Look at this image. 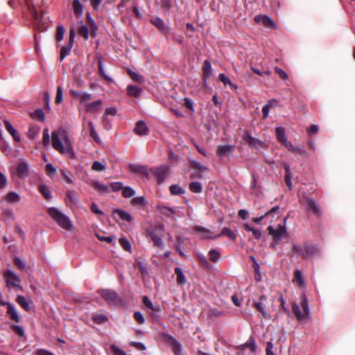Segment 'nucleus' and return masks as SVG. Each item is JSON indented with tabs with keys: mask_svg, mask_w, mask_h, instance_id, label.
Here are the masks:
<instances>
[{
	"mask_svg": "<svg viewBox=\"0 0 355 355\" xmlns=\"http://www.w3.org/2000/svg\"><path fill=\"white\" fill-rule=\"evenodd\" d=\"M150 21L160 31H162L163 33L166 31V27L164 26V23L162 21V19H161L160 18H159V17H153V18H151Z\"/></svg>",
	"mask_w": 355,
	"mask_h": 355,
	"instance_id": "c756f323",
	"label": "nucleus"
},
{
	"mask_svg": "<svg viewBox=\"0 0 355 355\" xmlns=\"http://www.w3.org/2000/svg\"><path fill=\"white\" fill-rule=\"evenodd\" d=\"M72 46L69 44L68 46H62L60 49V60L62 61L68 55L71 50Z\"/></svg>",
	"mask_w": 355,
	"mask_h": 355,
	"instance_id": "a18cd8bd",
	"label": "nucleus"
},
{
	"mask_svg": "<svg viewBox=\"0 0 355 355\" xmlns=\"http://www.w3.org/2000/svg\"><path fill=\"white\" fill-rule=\"evenodd\" d=\"M110 350L114 355H127L125 352L118 347L115 345L110 346Z\"/></svg>",
	"mask_w": 355,
	"mask_h": 355,
	"instance_id": "052dcab7",
	"label": "nucleus"
},
{
	"mask_svg": "<svg viewBox=\"0 0 355 355\" xmlns=\"http://www.w3.org/2000/svg\"><path fill=\"white\" fill-rule=\"evenodd\" d=\"M300 306L303 309V312L300 311L299 306L295 302H293L292 304V311L298 321H303L310 316L307 299L304 294L301 297Z\"/></svg>",
	"mask_w": 355,
	"mask_h": 355,
	"instance_id": "7ed1b4c3",
	"label": "nucleus"
},
{
	"mask_svg": "<svg viewBox=\"0 0 355 355\" xmlns=\"http://www.w3.org/2000/svg\"><path fill=\"white\" fill-rule=\"evenodd\" d=\"M117 110L114 107H107L105 110V114L103 116V120L104 122L107 120V115L115 116L116 114Z\"/></svg>",
	"mask_w": 355,
	"mask_h": 355,
	"instance_id": "09e8293b",
	"label": "nucleus"
},
{
	"mask_svg": "<svg viewBox=\"0 0 355 355\" xmlns=\"http://www.w3.org/2000/svg\"><path fill=\"white\" fill-rule=\"evenodd\" d=\"M190 190L196 193H199L202 191V184L199 182H193L189 185Z\"/></svg>",
	"mask_w": 355,
	"mask_h": 355,
	"instance_id": "de8ad7c7",
	"label": "nucleus"
},
{
	"mask_svg": "<svg viewBox=\"0 0 355 355\" xmlns=\"http://www.w3.org/2000/svg\"><path fill=\"white\" fill-rule=\"evenodd\" d=\"M51 140L53 148L60 153L71 154L73 153L72 143L65 131L52 132Z\"/></svg>",
	"mask_w": 355,
	"mask_h": 355,
	"instance_id": "f257e3e1",
	"label": "nucleus"
},
{
	"mask_svg": "<svg viewBox=\"0 0 355 355\" xmlns=\"http://www.w3.org/2000/svg\"><path fill=\"white\" fill-rule=\"evenodd\" d=\"M170 191L173 195H180L184 193V189L178 184H173L170 187Z\"/></svg>",
	"mask_w": 355,
	"mask_h": 355,
	"instance_id": "49530a36",
	"label": "nucleus"
},
{
	"mask_svg": "<svg viewBox=\"0 0 355 355\" xmlns=\"http://www.w3.org/2000/svg\"><path fill=\"white\" fill-rule=\"evenodd\" d=\"M41 128L39 125H31L28 131V137L31 139H34L39 134Z\"/></svg>",
	"mask_w": 355,
	"mask_h": 355,
	"instance_id": "7c9ffc66",
	"label": "nucleus"
},
{
	"mask_svg": "<svg viewBox=\"0 0 355 355\" xmlns=\"http://www.w3.org/2000/svg\"><path fill=\"white\" fill-rule=\"evenodd\" d=\"M92 168L94 171H103L105 169V165L101 162L95 161L92 166Z\"/></svg>",
	"mask_w": 355,
	"mask_h": 355,
	"instance_id": "4d7b16f0",
	"label": "nucleus"
},
{
	"mask_svg": "<svg viewBox=\"0 0 355 355\" xmlns=\"http://www.w3.org/2000/svg\"><path fill=\"white\" fill-rule=\"evenodd\" d=\"M98 293L103 297L109 304L119 305L121 303V298L116 292L109 289H101L98 291Z\"/></svg>",
	"mask_w": 355,
	"mask_h": 355,
	"instance_id": "39448f33",
	"label": "nucleus"
},
{
	"mask_svg": "<svg viewBox=\"0 0 355 355\" xmlns=\"http://www.w3.org/2000/svg\"><path fill=\"white\" fill-rule=\"evenodd\" d=\"M92 187L94 189L102 193H106L108 191V188L103 183L100 182H94L92 184Z\"/></svg>",
	"mask_w": 355,
	"mask_h": 355,
	"instance_id": "a19ab883",
	"label": "nucleus"
},
{
	"mask_svg": "<svg viewBox=\"0 0 355 355\" xmlns=\"http://www.w3.org/2000/svg\"><path fill=\"white\" fill-rule=\"evenodd\" d=\"M5 199L8 203H17L20 201L21 198L16 192L10 191L6 195Z\"/></svg>",
	"mask_w": 355,
	"mask_h": 355,
	"instance_id": "cd10ccee",
	"label": "nucleus"
},
{
	"mask_svg": "<svg viewBox=\"0 0 355 355\" xmlns=\"http://www.w3.org/2000/svg\"><path fill=\"white\" fill-rule=\"evenodd\" d=\"M320 249L316 245H306L304 247V252H302L301 257L304 259H307L311 256L318 254Z\"/></svg>",
	"mask_w": 355,
	"mask_h": 355,
	"instance_id": "f8f14e48",
	"label": "nucleus"
},
{
	"mask_svg": "<svg viewBox=\"0 0 355 355\" xmlns=\"http://www.w3.org/2000/svg\"><path fill=\"white\" fill-rule=\"evenodd\" d=\"M88 125H89V132H90L91 137H92L96 142L99 143L101 141V139L94 129L93 123L92 121H89L88 123Z\"/></svg>",
	"mask_w": 355,
	"mask_h": 355,
	"instance_id": "79ce46f5",
	"label": "nucleus"
},
{
	"mask_svg": "<svg viewBox=\"0 0 355 355\" xmlns=\"http://www.w3.org/2000/svg\"><path fill=\"white\" fill-rule=\"evenodd\" d=\"M16 302L25 310L30 311L31 309L32 302L27 300L23 295H18L16 298Z\"/></svg>",
	"mask_w": 355,
	"mask_h": 355,
	"instance_id": "6ab92c4d",
	"label": "nucleus"
},
{
	"mask_svg": "<svg viewBox=\"0 0 355 355\" xmlns=\"http://www.w3.org/2000/svg\"><path fill=\"white\" fill-rule=\"evenodd\" d=\"M4 125H5L6 129L12 136L15 141H19L20 136L18 134L17 131L12 125V124L8 120H5Z\"/></svg>",
	"mask_w": 355,
	"mask_h": 355,
	"instance_id": "412c9836",
	"label": "nucleus"
},
{
	"mask_svg": "<svg viewBox=\"0 0 355 355\" xmlns=\"http://www.w3.org/2000/svg\"><path fill=\"white\" fill-rule=\"evenodd\" d=\"M129 168L133 173L148 175L146 168L144 166L130 164H129Z\"/></svg>",
	"mask_w": 355,
	"mask_h": 355,
	"instance_id": "b1692460",
	"label": "nucleus"
},
{
	"mask_svg": "<svg viewBox=\"0 0 355 355\" xmlns=\"http://www.w3.org/2000/svg\"><path fill=\"white\" fill-rule=\"evenodd\" d=\"M134 318L140 324H144L145 322V318L143 314L139 311L135 312Z\"/></svg>",
	"mask_w": 355,
	"mask_h": 355,
	"instance_id": "69168bd1",
	"label": "nucleus"
},
{
	"mask_svg": "<svg viewBox=\"0 0 355 355\" xmlns=\"http://www.w3.org/2000/svg\"><path fill=\"white\" fill-rule=\"evenodd\" d=\"M175 272L177 275V282L178 284L183 285L186 282V279L183 272L180 268H175Z\"/></svg>",
	"mask_w": 355,
	"mask_h": 355,
	"instance_id": "4c0bfd02",
	"label": "nucleus"
},
{
	"mask_svg": "<svg viewBox=\"0 0 355 355\" xmlns=\"http://www.w3.org/2000/svg\"><path fill=\"white\" fill-rule=\"evenodd\" d=\"M64 33V28L62 26H59L57 28L56 40L58 42H60L63 39Z\"/></svg>",
	"mask_w": 355,
	"mask_h": 355,
	"instance_id": "e2e57ef3",
	"label": "nucleus"
},
{
	"mask_svg": "<svg viewBox=\"0 0 355 355\" xmlns=\"http://www.w3.org/2000/svg\"><path fill=\"white\" fill-rule=\"evenodd\" d=\"M143 303L147 308L153 311L157 312L160 311L159 306H154L151 300L147 296L143 297Z\"/></svg>",
	"mask_w": 355,
	"mask_h": 355,
	"instance_id": "473e14b6",
	"label": "nucleus"
},
{
	"mask_svg": "<svg viewBox=\"0 0 355 355\" xmlns=\"http://www.w3.org/2000/svg\"><path fill=\"white\" fill-rule=\"evenodd\" d=\"M254 21L257 24L263 25L266 28H275L276 24L268 15H256L254 17Z\"/></svg>",
	"mask_w": 355,
	"mask_h": 355,
	"instance_id": "9b49d317",
	"label": "nucleus"
},
{
	"mask_svg": "<svg viewBox=\"0 0 355 355\" xmlns=\"http://www.w3.org/2000/svg\"><path fill=\"white\" fill-rule=\"evenodd\" d=\"M47 213L60 227L68 232L72 231V222L67 216L64 215L59 209L55 207H49Z\"/></svg>",
	"mask_w": 355,
	"mask_h": 355,
	"instance_id": "f03ea898",
	"label": "nucleus"
},
{
	"mask_svg": "<svg viewBox=\"0 0 355 355\" xmlns=\"http://www.w3.org/2000/svg\"><path fill=\"white\" fill-rule=\"evenodd\" d=\"M244 347H248L250 349L252 352H254L256 350V345L254 340L252 338H250L244 345Z\"/></svg>",
	"mask_w": 355,
	"mask_h": 355,
	"instance_id": "338daca9",
	"label": "nucleus"
},
{
	"mask_svg": "<svg viewBox=\"0 0 355 355\" xmlns=\"http://www.w3.org/2000/svg\"><path fill=\"white\" fill-rule=\"evenodd\" d=\"M87 21L90 26L91 31L92 32L93 36L95 37V31L97 30V26L94 21V20L92 18L89 14H87Z\"/></svg>",
	"mask_w": 355,
	"mask_h": 355,
	"instance_id": "8fccbe9b",
	"label": "nucleus"
},
{
	"mask_svg": "<svg viewBox=\"0 0 355 355\" xmlns=\"http://www.w3.org/2000/svg\"><path fill=\"white\" fill-rule=\"evenodd\" d=\"M146 202L144 197H136L132 199L131 203L132 205H141Z\"/></svg>",
	"mask_w": 355,
	"mask_h": 355,
	"instance_id": "774afa93",
	"label": "nucleus"
},
{
	"mask_svg": "<svg viewBox=\"0 0 355 355\" xmlns=\"http://www.w3.org/2000/svg\"><path fill=\"white\" fill-rule=\"evenodd\" d=\"M114 212L117 214L119 218L123 220L130 222L132 219V216L125 211L121 209H115Z\"/></svg>",
	"mask_w": 355,
	"mask_h": 355,
	"instance_id": "e433bc0d",
	"label": "nucleus"
},
{
	"mask_svg": "<svg viewBox=\"0 0 355 355\" xmlns=\"http://www.w3.org/2000/svg\"><path fill=\"white\" fill-rule=\"evenodd\" d=\"M241 137L252 148H259L266 147L263 141L252 137L248 130H245Z\"/></svg>",
	"mask_w": 355,
	"mask_h": 355,
	"instance_id": "6e6552de",
	"label": "nucleus"
},
{
	"mask_svg": "<svg viewBox=\"0 0 355 355\" xmlns=\"http://www.w3.org/2000/svg\"><path fill=\"white\" fill-rule=\"evenodd\" d=\"M266 300L267 297L266 295H262L259 297L257 301L253 300V306L257 309V311L263 315L266 319H270V315L266 310Z\"/></svg>",
	"mask_w": 355,
	"mask_h": 355,
	"instance_id": "1a4fd4ad",
	"label": "nucleus"
},
{
	"mask_svg": "<svg viewBox=\"0 0 355 355\" xmlns=\"http://www.w3.org/2000/svg\"><path fill=\"white\" fill-rule=\"evenodd\" d=\"M7 314L10 317V320L19 322V317L18 315V313L15 308V306L12 304H7Z\"/></svg>",
	"mask_w": 355,
	"mask_h": 355,
	"instance_id": "4be33fe9",
	"label": "nucleus"
},
{
	"mask_svg": "<svg viewBox=\"0 0 355 355\" xmlns=\"http://www.w3.org/2000/svg\"><path fill=\"white\" fill-rule=\"evenodd\" d=\"M73 10L77 18L82 16L83 13V7L79 0H74L72 3Z\"/></svg>",
	"mask_w": 355,
	"mask_h": 355,
	"instance_id": "a878e982",
	"label": "nucleus"
},
{
	"mask_svg": "<svg viewBox=\"0 0 355 355\" xmlns=\"http://www.w3.org/2000/svg\"><path fill=\"white\" fill-rule=\"evenodd\" d=\"M194 231L196 232L201 233L204 239L211 238V232L205 227H203L202 226H196L194 227Z\"/></svg>",
	"mask_w": 355,
	"mask_h": 355,
	"instance_id": "f704fd0d",
	"label": "nucleus"
},
{
	"mask_svg": "<svg viewBox=\"0 0 355 355\" xmlns=\"http://www.w3.org/2000/svg\"><path fill=\"white\" fill-rule=\"evenodd\" d=\"M302 204L306 207L307 211H311L315 215L320 216L322 212L320 206L315 200L310 198L306 194H304L300 200Z\"/></svg>",
	"mask_w": 355,
	"mask_h": 355,
	"instance_id": "423d86ee",
	"label": "nucleus"
},
{
	"mask_svg": "<svg viewBox=\"0 0 355 355\" xmlns=\"http://www.w3.org/2000/svg\"><path fill=\"white\" fill-rule=\"evenodd\" d=\"M29 10L31 13L32 14L34 18V24L35 26L40 29L41 31L46 29L45 25L47 22V19H44L43 17V12L41 15H39L36 11L34 6L29 7Z\"/></svg>",
	"mask_w": 355,
	"mask_h": 355,
	"instance_id": "9d476101",
	"label": "nucleus"
},
{
	"mask_svg": "<svg viewBox=\"0 0 355 355\" xmlns=\"http://www.w3.org/2000/svg\"><path fill=\"white\" fill-rule=\"evenodd\" d=\"M234 146L232 145L220 146L217 149V155L220 157L229 156L234 150Z\"/></svg>",
	"mask_w": 355,
	"mask_h": 355,
	"instance_id": "f3484780",
	"label": "nucleus"
},
{
	"mask_svg": "<svg viewBox=\"0 0 355 355\" xmlns=\"http://www.w3.org/2000/svg\"><path fill=\"white\" fill-rule=\"evenodd\" d=\"M220 236H227V237L232 240H236V233L232 231L230 228L226 227L223 228Z\"/></svg>",
	"mask_w": 355,
	"mask_h": 355,
	"instance_id": "58836bf2",
	"label": "nucleus"
},
{
	"mask_svg": "<svg viewBox=\"0 0 355 355\" xmlns=\"http://www.w3.org/2000/svg\"><path fill=\"white\" fill-rule=\"evenodd\" d=\"M40 191L46 200H51L52 198L51 191L50 188L45 184L40 186Z\"/></svg>",
	"mask_w": 355,
	"mask_h": 355,
	"instance_id": "2f4dec72",
	"label": "nucleus"
},
{
	"mask_svg": "<svg viewBox=\"0 0 355 355\" xmlns=\"http://www.w3.org/2000/svg\"><path fill=\"white\" fill-rule=\"evenodd\" d=\"M93 98V95L86 92H82V94L80 98V103L83 104L85 107L89 103V101Z\"/></svg>",
	"mask_w": 355,
	"mask_h": 355,
	"instance_id": "72a5a7b5",
	"label": "nucleus"
},
{
	"mask_svg": "<svg viewBox=\"0 0 355 355\" xmlns=\"http://www.w3.org/2000/svg\"><path fill=\"white\" fill-rule=\"evenodd\" d=\"M159 212L168 218H173V216L176 214L178 207H169L163 205L157 206Z\"/></svg>",
	"mask_w": 355,
	"mask_h": 355,
	"instance_id": "4468645a",
	"label": "nucleus"
},
{
	"mask_svg": "<svg viewBox=\"0 0 355 355\" xmlns=\"http://www.w3.org/2000/svg\"><path fill=\"white\" fill-rule=\"evenodd\" d=\"M31 116L33 119H37V120H39L41 121H44L45 120L44 113L40 109L35 110L33 113H31Z\"/></svg>",
	"mask_w": 355,
	"mask_h": 355,
	"instance_id": "ea45409f",
	"label": "nucleus"
},
{
	"mask_svg": "<svg viewBox=\"0 0 355 355\" xmlns=\"http://www.w3.org/2000/svg\"><path fill=\"white\" fill-rule=\"evenodd\" d=\"M128 73H129L130 78L136 82L139 83L144 80V78L142 76L137 74V73L132 71L131 70H128Z\"/></svg>",
	"mask_w": 355,
	"mask_h": 355,
	"instance_id": "0e129e2a",
	"label": "nucleus"
},
{
	"mask_svg": "<svg viewBox=\"0 0 355 355\" xmlns=\"http://www.w3.org/2000/svg\"><path fill=\"white\" fill-rule=\"evenodd\" d=\"M78 33L83 36L85 40L89 38V28L86 25H82L79 30Z\"/></svg>",
	"mask_w": 355,
	"mask_h": 355,
	"instance_id": "5fc2aeb1",
	"label": "nucleus"
},
{
	"mask_svg": "<svg viewBox=\"0 0 355 355\" xmlns=\"http://www.w3.org/2000/svg\"><path fill=\"white\" fill-rule=\"evenodd\" d=\"M46 173L51 178L54 177L56 175V168L51 164H47L45 168Z\"/></svg>",
	"mask_w": 355,
	"mask_h": 355,
	"instance_id": "3c124183",
	"label": "nucleus"
},
{
	"mask_svg": "<svg viewBox=\"0 0 355 355\" xmlns=\"http://www.w3.org/2000/svg\"><path fill=\"white\" fill-rule=\"evenodd\" d=\"M293 282L297 284L299 286H303L304 285V279L302 277V272L297 270L294 272V278Z\"/></svg>",
	"mask_w": 355,
	"mask_h": 355,
	"instance_id": "37998d69",
	"label": "nucleus"
},
{
	"mask_svg": "<svg viewBox=\"0 0 355 355\" xmlns=\"http://www.w3.org/2000/svg\"><path fill=\"white\" fill-rule=\"evenodd\" d=\"M218 77L220 80L224 84V85H229L232 89H236V87L224 73L219 74Z\"/></svg>",
	"mask_w": 355,
	"mask_h": 355,
	"instance_id": "c03bdc74",
	"label": "nucleus"
},
{
	"mask_svg": "<svg viewBox=\"0 0 355 355\" xmlns=\"http://www.w3.org/2000/svg\"><path fill=\"white\" fill-rule=\"evenodd\" d=\"M167 171L168 167L166 166H161L154 169L153 173L157 178L158 184H161L164 180Z\"/></svg>",
	"mask_w": 355,
	"mask_h": 355,
	"instance_id": "dca6fc26",
	"label": "nucleus"
},
{
	"mask_svg": "<svg viewBox=\"0 0 355 355\" xmlns=\"http://www.w3.org/2000/svg\"><path fill=\"white\" fill-rule=\"evenodd\" d=\"M268 232L272 236L275 242L278 243L284 238L288 237V232L284 225H279L277 229L272 226L268 227Z\"/></svg>",
	"mask_w": 355,
	"mask_h": 355,
	"instance_id": "0eeeda50",
	"label": "nucleus"
},
{
	"mask_svg": "<svg viewBox=\"0 0 355 355\" xmlns=\"http://www.w3.org/2000/svg\"><path fill=\"white\" fill-rule=\"evenodd\" d=\"M150 237L154 243V245L156 247H162L163 245V242L162 239V236L163 235L156 234L155 232H150Z\"/></svg>",
	"mask_w": 355,
	"mask_h": 355,
	"instance_id": "c9c22d12",
	"label": "nucleus"
},
{
	"mask_svg": "<svg viewBox=\"0 0 355 355\" xmlns=\"http://www.w3.org/2000/svg\"><path fill=\"white\" fill-rule=\"evenodd\" d=\"M203 79L204 81L206 82L207 79H208L211 75V65L209 60H206L204 62L203 67Z\"/></svg>",
	"mask_w": 355,
	"mask_h": 355,
	"instance_id": "393cba45",
	"label": "nucleus"
},
{
	"mask_svg": "<svg viewBox=\"0 0 355 355\" xmlns=\"http://www.w3.org/2000/svg\"><path fill=\"white\" fill-rule=\"evenodd\" d=\"M225 315V312L216 308H211L207 311V316L210 319H216Z\"/></svg>",
	"mask_w": 355,
	"mask_h": 355,
	"instance_id": "5701e85b",
	"label": "nucleus"
},
{
	"mask_svg": "<svg viewBox=\"0 0 355 355\" xmlns=\"http://www.w3.org/2000/svg\"><path fill=\"white\" fill-rule=\"evenodd\" d=\"M169 344L172 347L173 352L175 355H182V345L181 344L173 337H168Z\"/></svg>",
	"mask_w": 355,
	"mask_h": 355,
	"instance_id": "a211bd4d",
	"label": "nucleus"
},
{
	"mask_svg": "<svg viewBox=\"0 0 355 355\" xmlns=\"http://www.w3.org/2000/svg\"><path fill=\"white\" fill-rule=\"evenodd\" d=\"M108 320L107 317L105 315L99 314L93 316V320L97 324H103L107 322Z\"/></svg>",
	"mask_w": 355,
	"mask_h": 355,
	"instance_id": "864d4df0",
	"label": "nucleus"
},
{
	"mask_svg": "<svg viewBox=\"0 0 355 355\" xmlns=\"http://www.w3.org/2000/svg\"><path fill=\"white\" fill-rule=\"evenodd\" d=\"M95 235L98 240L101 241H105L108 243H112V241H114V238L112 236H104L101 235V234L98 232H96Z\"/></svg>",
	"mask_w": 355,
	"mask_h": 355,
	"instance_id": "680f3d73",
	"label": "nucleus"
},
{
	"mask_svg": "<svg viewBox=\"0 0 355 355\" xmlns=\"http://www.w3.org/2000/svg\"><path fill=\"white\" fill-rule=\"evenodd\" d=\"M3 277L6 280V286L8 288H13L15 291L21 290L20 278L17 275L10 270H6L3 272Z\"/></svg>",
	"mask_w": 355,
	"mask_h": 355,
	"instance_id": "20e7f679",
	"label": "nucleus"
},
{
	"mask_svg": "<svg viewBox=\"0 0 355 355\" xmlns=\"http://www.w3.org/2000/svg\"><path fill=\"white\" fill-rule=\"evenodd\" d=\"M62 101H63L62 89L61 87L58 86L56 89V96H55V103L56 104H60L62 102Z\"/></svg>",
	"mask_w": 355,
	"mask_h": 355,
	"instance_id": "6e6d98bb",
	"label": "nucleus"
},
{
	"mask_svg": "<svg viewBox=\"0 0 355 355\" xmlns=\"http://www.w3.org/2000/svg\"><path fill=\"white\" fill-rule=\"evenodd\" d=\"M128 94L132 97L137 98L140 96L142 90L137 86L129 85L127 87Z\"/></svg>",
	"mask_w": 355,
	"mask_h": 355,
	"instance_id": "bb28decb",
	"label": "nucleus"
},
{
	"mask_svg": "<svg viewBox=\"0 0 355 355\" xmlns=\"http://www.w3.org/2000/svg\"><path fill=\"white\" fill-rule=\"evenodd\" d=\"M102 105L103 101L98 99L89 103L85 108L87 112L94 114L101 110Z\"/></svg>",
	"mask_w": 355,
	"mask_h": 355,
	"instance_id": "2eb2a0df",
	"label": "nucleus"
},
{
	"mask_svg": "<svg viewBox=\"0 0 355 355\" xmlns=\"http://www.w3.org/2000/svg\"><path fill=\"white\" fill-rule=\"evenodd\" d=\"M209 259L213 261V262H216L220 254L219 253V252H218L217 250H211L209 252Z\"/></svg>",
	"mask_w": 355,
	"mask_h": 355,
	"instance_id": "13d9d810",
	"label": "nucleus"
},
{
	"mask_svg": "<svg viewBox=\"0 0 355 355\" xmlns=\"http://www.w3.org/2000/svg\"><path fill=\"white\" fill-rule=\"evenodd\" d=\"M275 133L277 140L283 144L287 141L286 137L285 135V130L282 127H277L275 129Z\"/></svg>",
	"mask_w": 355,
	"mask_h": 355,
	"instance_id": "c85d7f7f",
	"label": "nucleus"
},
{
	"mask_svg": "<svg viewBox=\"0 0 355 355\" xmlns=\"http://www.w3.org/2000/svg\"><path fill=\"white\" fill-rule=\"evenodd\" d=\"M122 194L125 198H130L135 194V191L132 188L125 187L123 188Z\"/></svg>",
	"mask_w": 355,
	"mask_h": 355,
	"instance_id": "603ef678",
	"label": "nucleus"
},
{
	"mask_svg": "<svg viewBox=\"0 0 355 355\" xmlns=\"http://www.w3.org/2000/svg\"><path fill=\"white\" fill-rule=\"evenodd\" d=\"M29 166L26 162H21L17 168V173L20 178H23L28 175Z\"/></svg>",
	"mask_w": 355,
	"mask_h": 355,
	"instance_id": "aec40b11",
	"label": "nucleus"
},
{
	"mask_svg": "<svg viewBox=\"0 0 355 355\" xmlns=\"http://www.w3.org/2000/svg\"><path fill=\"white\" fill-rule=\"evenodd\" d=\"M119 243L121 247L125 250L130 252L131 250V245L130 242L125 238H121L119 239Z\"/></svg>",
	"mask_w": 355,
	"mask_h": 355,
	"instance_id": "bf43d9fd",
	"label": "nucleus"
},
{
	"mask_svg": "<svg viewBox=\"0 0 355 355\" xmlns=\"http://www.w3.org/2000/svg\"><path fill=\"white\" fill-rule=\"evenodd\" d=\"M134 132L139 136H145L149 134L150 130L146 123L141 120L137 122Z\"/></svg>",
	"mask_w": 355,
	"mask_h": 355,
	"instance_id": "ddd939ff",
	"label": "nucleus"
}]
</instances>
